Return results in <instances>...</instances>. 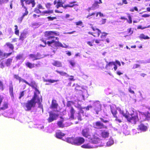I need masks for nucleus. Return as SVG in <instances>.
Instances as JSON below:
<instances>
[{
    "label": "nucleus",
    "mask_w": 150,
    "mask_h": 150,
    "mask_svg": "<svg viewBox=\"0 0 150 150\" xmlns=\"http://www.w3.org/2000/svg\"><path fill=\"white\" fill-rule=\"evenodd\" d=\"M26 84L32 88L35 89L36 92H34V95L32 98L30 100H28L25 103L24 107L26 108V111H30L31 110L32 108L35 107L36 104L37 103L38 104V107L43 110V106L41 104L42 102V98L41 96H39L38 94H40V92L37 88V86L35 82L33 81H31L30 83L27 81Z\"/></svg>",
    "instance_id": "1"
},
{
    "label": "nucleus",
    "mask_w": 150,
    "mask_h": 150,
    "mask_svg": "<svg viewBox=\"0 0 150 150\" xmlns=\"http://www.w3.org/2000/svg\"><path fill=\"white\" fill-rule=\"evenodd\" d=\"M89 128L86 127L82 130L81 134L82 135L90 140L91 142L96 144L98 143V140L99 139L98 135L96 133H91L90 132Z\"/></svg>",
    "instance_id": "2"
},
{
    "label": "nucleus",
    "mask_w": 150,
    "mask_h": 150,
    "mask_svg": "<svg viewBox=\"0 0 150 150\" xmlns=\"http://www.w3.org/2000/svg\"><path fill=\"white\" fill-rule=\"evenodd\" d=\"M25 1V4L26 5H29L30 4H31V6L32 8H33L35 6V0H21V5L22 7L25 9V12L23 13L22 16L18 18V21L19 23H21L24 17L27 16L29 13V11L28 10L27 7L25 6L24 4V2Z\"/></svg>",
    "instance_id": "3"
},
{
    "label": "nucleus",
    "mask_w": 150,
    "mask_h": 150,
    "mask_svg": "<svg viewBox=\"0 0 150 150\" xmlns=\"http://www.w3.org/2000/svg\"><path fill=\"white\" fill-rule=\"evenodd\" d=\"M42 41L45 44V45L43 46V47H45L47 44L49 46L51 47L57 49L59 47H64L63 45L59 41H56L54 39L48 41L47 42L43 40H42Z\"/></svg>",
    "instance_id": "4"
},
{
    "label": "nucleus",
    "mask_w": 150,
    "mask_h": 150,
    "mask_svg": "<svg viewBox=\"0 0 150 150\" xmlns=\"http://www.w3.org/2000/svg\"><path fill=\"white\" fill-rule=\"evenodd\" d=\"M59 33L55 31H46L45 32L44 36L46 40H50L55 38L56 40H59L58 37H54V35H59Z\"/></svg>",
    "instance_id": "5"
},
{
    "label": "nucleus",
    "mask_w": 150,
    "mask_h": 150,
    "mask_svg": "<svg viewBox=\"0 0 150 150\" xmlns=\"http://www.w3.org/2000/svg\"><path fill=\"white\" fill-rule=\"evenodd\" d=\"M127 120L128 121L132 124H136L139 120L138 113L133 112V113L129 114Z\"/></svg>",
    "instance_id": "6"
},
{
    "label": "nucleus",
    "mask_w": 150,
    "mask_h": 150,
    "mask_svg": "<svg viewBox=\"0 0 150 150\" xmlns=\"http://www.w3.org/2000/svg\"><path fill=\"white\" fill-rule=\"evenodd\" d=\"M94 110L96 114H98L99 112L101 110V105L99 101H96L93 103Z\"/></svg>",
    "instance_id": "7"
},
{
    "label": "nucleus",
    "mask_w": 150,
    "mask_h": 150,
    "mask_svg": "<svg viewBox=\"0 0 150 150\" xmlns=\"http://www.w3.org/2000/svg\"><path fill=\"white\" fill-rule=\"evenodd\" d=\"M90 25H91V28L93 30V32H88V34L92 35L94 37L95 36L99 37L101 33L100 30L98 29L95 28L92 24Z\"/></svg>",
    "instance_id": "8"
},
{
    "label": "nucleus",
    "mask_w": 150,
    "mask_h": 150,
    "mask_svg": "<svg viewBox=\"0 0 150 150\" xmlns=\"http://www.w3.org/2000/svg\"><path fill=\"white\" fill-rule=\"evenodd\" d=\"M117 68L116 64H115V62H109L105 67V69L107 70H112L114 68L115 71L117 70Z\"/></svg>",
    "instance_id": "9"
},
{
    "label": "nucleus",
    "mask_w": 150,
    "mask_h": 150,
    "mask_svg": "<svg viewBox=\"0 0 150 150\" xmlns=\"http://www.w3.org/2000/svg\"><path fill=\"white\" fill-rule=\"evenodd\" d=\"M101 35L100 36V39H96L95 40V42L97 44H100V45H101V41H103L105 40L106 37L108 33L105 32H103L101 33Z\"/></svg>",
    "instance_id": "10"
},
{
    "label": "nucleus",
    "mask_w": 150,
    "mask_h": 150,
    "mask_svg": "<svg viewBox=\"0 0 150 150\" xmlns=\"http://www.w3.org/2000/svg\"><path fill=\"white\" fill-rule=\"evenodd\" d=\"M93 127L97 129H107V127L100 121L96 122L93 124Z\"/></svg>",
    "instance_id": "11"
},
{
    "label": "nucleus",
    "mask_w": 150,
    "mask_h": 150,
    "mask_svg": "<svg viewBox=\"0 0 150 150\" xmlns=\"http://www.w3.org/2000/svg\"><path fill=\"white\" fill-rule=\"evenodd\" d=\"M49 117L47 119L48 122L50 123L52 122L54 120L56 119L58 117V115L55 113H53L51 112H49Z\"/></svg>",
    "instance_id": "12"
},
{
    "label": "nucleus",
    "mask_w": 150,
    "mask_h": 150,
    "mask_svg": "<svg viewBox=\"0 0 150 150\" xmlns=\"http://www.w3.org/2000/svg\"><path fill=\"white\" fill-rule=\"evenodd\" d=\"M76 2L75 1H71L69 2L68 4L65 5L64 7L66 8V9L67 8H73L74 7V8L76 10H78V8H77L79 5L78 4H76Z\"/></svg>",
    "instance_id": "13"
},
{
    "label": "nucleus",
    "mask_w": 150,
    "mask_h": 150,
    "mask_svg": "<svg viewBox=\"0 0 150 150\" xmlns=\"http://www.w3.org/2000/svg\"><path fill=\"white\" fill-rule=\"evenodd\" d=\"M84 139L81 137H77L75 138V144L80 145L83 144L85 142Z\"/></svg>",
    "instance_id": "14"
},
{
    "label": "nucleus",
    "mask_w": 150,
    "mask_h": 150,
    "mask_svg": "<svg viewBox=\"0 0 150 150\" xmlns=\"http://www.w3.org/2000/svg\"><path fill=\"white\" fill-rule=\"evenodd\" d=\"M26 66L29 69H31L35 67H38L40 65V64L38 63L36 64L32 63L29 62H27L25 63Z\"/></svg>",
    "instance_id": "15"
},
{
    "label": "nucleus",
    "mask_w": 150,
    "mask_h": 150,
    "mask_svg": "<svg viewBox=\"0 0 150 150\" xmlns=\"http://www.w3.org/2000/svg\"><path fill=\"white\" fill-rule=\"evenodd\" d=\"M75 112V111L73 107H71L69 110L70 113L68 114L69 118L71 120H74V115Z\"/></svg>",
    "instance_id": "16"
},
{
    "label": "nucleus",
    "mask_w": 150,
    "mask_h": 150,
    "mask_svg": "<svg viewBox=\"0 0 150 150\" xmlns=\"http://www.w3.org/2000/svg\"><path fill=\"white\" fill-rule=\"evenodd\" d=\"M102 3V0H99V1H95L94 3L93 4L91 8L93 10L99 8V4Z\"/></svg>",
    "instance_id": "17"
},
{
    "label": "nucleus",
    "mask_w": 150,
    "mask_h": 150,
    "mask_svg": "<svg viewBox=\"0 0 150 150\" xmlns=\"http://www.w3.org/2000/svg\"><path fill=\"white\" fill-rule=\"evenodd\" d=\"M60 118L62 120L58 121L57 122V125L59 128H63L65 127V124L63 123L64 120L62 117H60Z\"/></svg>",
    "instance_id": "18"
},
{
    "label": "nucleus",
    "mask_w": 150,
    "mask_h": 150,
    "mask_svg": "<svg viewBox=\"0 0 150 150\" xmlns=\"http://www.w3.org/2000/svg\"><path fill=\"white\" fill-rule=\"evenodd\" d=\"M29 57L30 58L32 59L33 61L39 59H40L39 56V54L38 53L36 54H30L29 55Z\"/></svg>",
    "instance_id": "19"
},
{
    "label": "nucleus",
    "mask_w": 150,
    "mask_h": 150,
    "mask_svg": "<svg viewBox=\"0 0 150 150\" xmlns=\"http://www.w3.org/2000/svg\"><path fill=\"white\" fill-rule=\"evenodd\" d=\"M58 105L57 103V101L53 99L52 100L50 108L52 109H57Z\"/></svg>",
    "instance_id": "20"
},
{
    "label": "nucleus",
    "mask_w": 150,
    "mask_h": 150,
    "mask_svg": "<svg viewBox=\"0 0 150 150\" xmlns=\"http://www.w3.org/2000/svg\"><path fill=\"white\" fill-rule=\"evenodd\" d=\"M53 11L52 10H45L42 11V14H41L40 15L42 16H47V15L53 13Z\"/></svg>",
    "instance_id": "21"
},
{
    "label": "nucleus",
    "mask_w": 150,
    "mask_h": 150,
    "mask_svg": "<svg viewBox=\"0 0 150 150\" xmlns=\"http://www.w3.org/2000/svg\"><path fill=\"white\" fill-rule=\"evenodd\" d=\"M127 14L128 15V17L129 18V20H128L127 19L124 17L122 16L121 17L120 19L122 20H127V22L129 24H131L132 23V17L129 13H127Z\"/></svg>",
    "instance_id": "22"
},
{
    "label": "nucleus",
    "mask_w": 150,
    "mask_h": 150,
    "mask_svg": "<svg viewBox=\"0 0 150 150\" xmlns=\"http://www.w3.org/2000/svg\"><path fill=\"white\" fill-rule=\"evenodd\" d=\"M109 132L105 130H103L101 132V136L102 138H106L109 137Z\"/></svg>",
    "instance_id": "23"
},
{
    "label": "nucleus",
    "mask_w": 150,
    "mask_h": 150,
    "mask_svg": "<svg viewBox=\"0 0 150 150\" xmlns=\"http://www.w3.org/2000/svg\"><path fill=\"white\" fill-rule=\"evenodd\" d=\"M65 134L60 131L59 130L56 133V137L59 139H61L64 136Z\"/></svg>",
    "instance_id": "24"
},
{
    "label": "nucleus",
    "mask_w": 150,
    "mask_h": 150,
    "mask_svg": "<svg viewBox=\"0 0 150 150\" xmlns=\"http://www.w3.org/2000/svg\"><path fill=\"white\" fill-rule=\"evenodd\" d=\"M96 12H93L91 13H89L86 16V18L88 19L96 18Z\"/></svg>",
    "instance_id": "25"
},
{
    "label": "nucleus",
    "mask_w": 150,
    "mask_h": 150,
    "mask_svg": "<svg viewBox=\"0 0 150 150\" xmlns=\"http://www.w3.org/2000/svg\"><path fill=\"white\" fill-rule=\"evenodd\" d=\"M27 33L23 32L21 33L19 37V40L23 41L26 38Z\"/></svg>",
    "instance_id": "26"
},
{
    "label": "nucleus",
    "mask_w": 150,
    "mask_h": 150,
    "mask_svg": "<svg viewBox=\"0 0 150 150\" xmlns=\"http://www.w3.org/2000/svg\"><path fill=\"white\" fill-rule=\"evenodd\" d=\"M66 141L68 143L75 144V138L73 137H68L66 139Z\"/></svg>",
    "instance_id": "27"
},
{
    "label": "nucleus",
    "mask_w": 150,
    "mask_h": 150,
    "mask_svg": "<svg viewBox=\"0 0 150 150\" xmlns=\"http://www.w3.org/2000/svg\"><path fill=\"white\" fill-rule=\"evenodd\" d=\"M138 127L140 130L144 131H146L147 129V127L142 124H141L139 125Z\"/></svg>",
    "instance_id": "28"
},
{
    "label": "nucleus",
    "mask_w": 150,
    "mask_h": 150,
    "mask_svg": "<svg viewBox=\"0 0 150 150\" xmlns=\"http://www.w3.org/2000/svg\"><path fill=\"white\" fill-rule=\"evenodd\" d=\"M53 66L57 67H62V64L61 62L58 61H54L52 63Z\"/></svg>",
    "instance_id": "29"
},
{
    "label": "nucleus",
    "mask_w": 150,
    "mask_h": 150,
    "mask_svg": "<svg viewBox=\"0 0 150 150\" xmlns=\"http://www.w3.org/2000/svg\"><path fill=\"white\" fill-rule=\"evenodd\" d=\"M83 111L79 112L77 113V115L76 116V117L78 120L81 121L82 120V116H83Z\"/></svg>",
    "instance_id": "30"
},
{
    "label": "nucleus",
    "mask_w": 150,
    "mask_h": 150,
    "mask_svg": "<svg viewBox=\"0 0 150 150\" xmlns=\"http://www.w3.org/2000/svg\"><path fill=\"white\" fill-rule=\"evenodd\" d=\"M12 60L13 59L12 58H9L7 59L5 63L6 66L7 67L10 66L12 63Z\"/></svg>",
    "instance_id": "31"
},
{
    "label": "nucleus",
    "mask_w": 150,
    "mask_h": 150,
    "mask_svg": "<svg viewBox=\"0 0 150 150\" xmlns=\"http://www.w3.org/2000/svg\"><path fill=\"white\" fill-rule=\"evenodd\" d=\"M4 46L7 47H8L12 51H13L14 49V47L13 45L9 42L6 43L5 45H4Z\"/></svg>",
    "instance_id": "32"
},
{
    "label": "nucleus",
    "mask_w": 150,
    "mask_h": 150,
    "mask_svg": "<svg viewBox=\"0 0 150 150\" xmlns=\"http://www.w3.org/2000/svg\"><path fill=\"white\" fill-rule=\"evenodd\" d=\"M9 92L11 97L13 98L14 96L13 93V86L12 85L10 86L9 87Z\"/></svg>",
    "instance_id": "33"
},
{
    "label": "nucleus",
    "mask_w": 150,
    "mask_h": 150,
    "mask_svg": "<svg viewBox=\"0 0 150 150\" xmlns=\"http://www.w3.org/2000/svg\"><path fill=\"white\" fill-rule=\"evenodd\" d=\"M119 111L120 113L125 118L127 119L129 115V113L127 112L126 113H125L124 112V111L123 110H121V109H120Z\"/></svg>",
    "instance_id": "34"
},
{
    "label": "nucleus",
    "mask_w": 150,
    "mask_h": 150,
    "mask_svg": "<svg viewBox=\"0 0 150 150\" xmlns=\"http://www.w3.org/2000/svg\"><path fill=\"white\" fill-rule=\"evenodd\" d=\"M64 6H65V5L63 6L62 2L58 1L57 2V4L56 5V7L57 8H58L60 7H62L66 9V8L64 7Z\"/></svg>",
    "instance_id": "35"
},
{
    "label": "nucleus",
    "mask_w": 150,
    "mask_h": 150,
    "mask_svg": "<svg viewBox=\"0 0 150 150\" xmlns=\"http://www.w3.org/2000/svg\"><path fill=\"white\" fill-rule=\"evenodd\" d=\"M8 108V104L7 103H5L3 105L2 107H0V111L1 110H4Z\"/></svg>",
    "instance_id": "36"
},
{
    "label": "nucleus",
    "mask_w": 150,
    "mask_h": 150,
    "mask_svg": "<svg viewBox=\"0 0 150 150\" xmlns=\"http://www.w3.org/2000/svg\"><path fill=\"white\" fill-rule=\"evenodd\" d=\"M81 147L85 149H91L93 148V146H91L89 143L84 144L82 145Z\"/></svg>",
    "instance_id": "37"
},
{
    "label": "nucleus",
    "mask_w": 150,
    "mask_h": 150,
    "mask_svg": "<svg viewBox=\"0 0 150 150\" xmlns=\"http://www.w3.org/2000/svg\"><path fill=\"white\" fill-rule=\"evenodd\" d=\"M56 71L61 76H65L66 75L67 77L69 76V75H68L67 73L65 72H63V71H59L58 70H56Z\"/></svg>",
    "instance_id": "38"
},
{
    "label": "nucleus",
    "mask_w": 150,
    "mask_h": 150,
    "mask_svg": "<svg viewBox=\"0 0 150 150\" xmlns=\"http://www.w3.org/2000/svg\"><path fill=\"white\" fill-rule=\"evenodd\" d=\"M127 35V36H129L131 35L133 33V30L131 28H130L127 29L126 31Z\"/></svg>",
    "instance_id": "39"
},
{
    "label": "nucleus",
    "mask_w": 150,
    "mask_h": 150,
    "mask_svg": "<svg viewBox=\"0 0 150 150\" xmlns=\"http://www.w3.org/2000/svg\"><path fill=\"white\" fill-rule=\"evenodd\" d=\"M139 38L140 39H143L144 40L146 39H150V38L147 36H146L144 34H142L140 35Z\"/></svg>",
    "instance_id": "40"
},
{
    "label": "nucleus",
    "mask_w": 150,
    "mask_h": 150,
    "mask_svg": "<svg viewBox=\"0 0 150 150\" xmlns=\"http://www.w3.org/2000/svg\"><path fill=\"white\" fill-rule=\"evenodd\" d=\"M81 86L76 84L75 88V91L76 92V93L77 92H78L79 91H81Z\"/></svg>",
    "instance_id": "41"
},
{
    "label": "nucleus",
    "mask_w": 150,
    "mask_h": 150,
    "mask_svg": "<svg viewBox=\"0 0 150 150\" xmlns=\"http://www.w3.org/2000/svg\"><path fill=\"white\" fill-rule=\"evenodd\" d=\"M14 27H15V34L17 35H19V30L18 29V26L17 25H15Z\"/></svg>",
    "instance_id": "42"
},
{
    "label": "nucleus",
    "mask_w": 150,
    "mask_h": 150,
    "mask_svg": "<svg viewBox=\"0 0 150 150\" xmlns=\"http://www.w3.org/2000/svg\"><path fill=\"white\" fill-rule=\"evenodd\" d=\"M34 12L35 13L37 14L40 13L42 14V11L40 10V9L38 8L37 7L35 8L34 10Z\"/></svg>",
    "instance_id": "43"
},
{
    "label": "nucleus",
    "mask_w": 150,
    "mask_h": 150,
    "mask_svg": "<svg viewBox=\"0 0 150 150\" xmlns=\"http://www.w3.org/2000/svg\"><path fill=\"white\" fill-rule=\"evenodd\" d=\"M114 143V141L112 139H109L107 143V146H109Z\"/></svg>",
    "instance_id": "44"
},
{
    "label": "nucleus",
    "mask_w": 150,
    "mask_h": 150,
    "mask_svg": "<svg viewBox=\"0 0 150 150\" xmlns=\"http://www.w3.org/2000/svg\"><path fill=\"white\" fill-rule=\"evenodd\" d=\"M47 18L49 21H52L57 19V18L56 16L51 17V16H49L47 17Z\"/></svg>",
    "instance_id": "45"
},
{
    "label": "nucleus",
    "mask_w": 150,
    "mask_h": 150,
    "mask_svg": "<svg viewBox=\"0 0 150 150\" xmlns=\"http://www.w3.org/2000/svg\"><path fill=\"white\" fill-rule=\"evenodd\" d=\"M111 111L114 117H116L117 116L116 114L117 113V112L116 110L115 109H112Z\"/></svg>",
    "instance_id": "46"
},
{
    "label": "nucleus",
    "mask_w": 150,
    "mask_h": 150,
    "mask_svg": "<svg viewBox=\"0 0 150 150\" xmlns=\"http://www.w3.org/2000/svg\"><path fill=\"white\" fill-rule=\"evenodd\" d=\"M12 54V52H10L8 53H4L3 57L4 58H7L10 56Z\"/></svg>",
    "instance_id": "47"
},
{
    "label": "nucleus",
    "mask_w": 150,
    "mask_h": 150,
    "mask_svg": "<svg viewBox=\"0 0 150 150\" xmlns=\"http://www.w3.org/2000/svg\"><path fill=\"white\" fill-rule=\"evenodd\" d=\"M96 39H93L91 41H88L87 42V43L88 45L90 46H92L93 45V43L95 42Z\"/></svg>",
    "instance_id": "48"
},
{
    "label": "nucleus",
    "mask_w": 150,
    "mask_h": 150,
    "mask_svg": "<svg viewBox=\"0 0 150 150\" xmlns=\"http://www.w3.org/2000/svg\"><path fill=\"white\" fill-rule=\"evenodd\" d=\"M23 54H19L16 57V59L17 60H20L23 58Z\"/></svg>",
    "instance_id": "49"
},
{
    "label": "nucleus",
    "mask_w": 150,
    "mask_h": 150,
    "mask_svg": "<svg viewBox=\"0 0 150 150\" xmlns=\"http://www.w3.org/2000/svg\"><path fill=\"white\" fill-rule=\"evenodd\" d=\"M143 114L147 118L150 117V112L149 111H147V112H144Z\"/></svg>",
    "instance_id": "50"
},
{
    "label": "nucleus",
    "mask_w": 150,
    "mask_h": 150,
    "mask_svg": "<svg viewBox=\"0 0 150 150\" xmlns=\"http://www.w3.org/2000/svg\"><path fill=\"white\" fill-rule=\"evenodd\" d=\"M25 91H23L21 92L19 94V96L18 97L19 99H21L22 97H23L24 95Z\"/></svg>",
    "instance_id": "51"
},
{
    "label": "nucleus",
    "mask_w": 150,
    "mask_h": 150,
    "mask_svg": "<svg viewBox=\"0 0 150 150\" xmlns=\"http://www.w3.org/2000/svg\"><path fill=\"white\" fill-rule=\"evenodd\" d=\"M73 102L71 101H68L67 102V107H69L70 108L71 107H73L72 106V103H73Z\"/></svg>",
    "instance_id": "52"
},
{
    "label": "nucleus",
    "mask_w": 150,
    "mask_h": 150,
    "mask_svg": "<svg viewBox=\"0 0 150 150\" xmlns=\"http://www.w3.org/2000/svg\"><path fill=\"white\" fill-rule=\"evenodd\" d=\"M130 11L132 12H134V11H138V9L136 6H134L132 8L130 9L129 10Z\"/></svg>",
    "instance_id": "53"
},
{
    "label": "nucleus",
    "mask_w": 150,
    "mask_h": 150,
    "mask_svg": "<svg viewBox=\"0 0 150 150\" xmlns=\"http://www.w3.org/2000/svg\"><path fill=\"white\" fill-rule=\"evenodd\" d=\"M52 5V4L50 3H47L45 4V6L46 8L47 9L50 8H51V6Z\"/></svg>",
    "instance_id": "54"
},
{
    "label": "nucleus",
    "mask_w": 150,
    "mask_h": 150,
    "mask_svg": "<svg viewBox=\"0 0 150 150\" xmlns=\"http://www.w3.org/2000/svg\"><path fill=\"white\" fill-rule=\"evenodd\" d=\"M4 88V86L3 82L0 80V89L1 91H3Z\"/></svg>",
    "instance_id": "55"
},
{
    "label": "nucleus",
    "mask_w": 150,
    "mask_h": 150,
    "mask_svg": "<svg viewBox=\"0 0 150 150\" xmlns=\"http://www.w3.org/2000/svg\"><path fill=\"white\" fill-rule=\"evenodd\" d=\"M106 22V19H101V20L100 21V24H103L105 23Z\"/></svg>",
    "instance_id": "56"
},
{
    "label": "nucleus",
    "mask_w": 150,
    "mask_h": 150,
    "mask_svg": "<svg viewBox=\"0 0 150 150\" xmlns=\"http://www.w3.org/2000/svg\"><path fill=\"white\" fill-rule=\"evenodd\" d=\"M75 24L77 25L81 26L83 25V22L81 21H79L75 23Z\"/></svg>",
    "instance_id": "57"
},
{
    "label": "nucleus",
    "mask_w": 150,
    "mask_h": 150,
    "mask_svg": "<svg viewBox=\"0 0 150 150\" xmlns=\"http://www.w3.org/2000/svg\"><path fill=\"white\" fill-rule=\"evenodd\" d=\"M99 15L100 16L102 17L103 16V14L102 13L100 12H96V17H97L98 15Z\"/></svg>",
    "instance_id": "58"
},
{
    "label": "nucleus",
    "mask_w": 150,
    "mask_h": 150,
    "mask_svg": "<svg viewBox=\"0 0 150 150\" xmlns=\"http://www.w3.org/2000/svg\"><path fill=\"white\" fill-rule=\"evenodd\" d=\"M100 120L102 122L105 123H108L109 122V120H105L102 117H100Z\"/></svg>",
    "instance_id": "59"
},
{
    "label": "nucleus",
    "mask_w": 150,
    "mask_h": 150,
    "mask_svg": "<svg viewBox=\"0 0 150 150\" xmlns=\"http://www.w3.org/2000/svg\"><path fill=\"white\" fill-rule=\"evenodd\" d=\"M37 8L40 9H44V8L43 7V6L42 5L40 4H38L37 6Z\"/></svg>",
    "instance_id": "60"
},
{
    "label": "nucleus",
    "mask_w": 150,
    "mask_h": 150,
    "mask_svg": "<svg viewBox=\"0 0 150 150\" xmlns=\"http://www.w3.org/2000/svg\"><path fill=\"white\" fill-rule=\"evenodd\" d=\"M5 65L4 61H2L0 63V67L1 68H3L5 67Z\"/></svg>",
    "instance_id": "61"
},
{
    "label": "nucleus",
    "mask_w": 150,
    "mask_h": 150,
    "mask_svg": "<svg viewBox=\"0 0 150 150\" xmlns=\"http://www.w3.org/2000/svg\"><path fill=\"white\" fill-rule=\"evenodd\" d=\"M8 1V0H0V4H1L5 3H7Z\"/></svg>",
    "instance_id": "62"
},
{
    "label": "nucleus",
    "mask_w": 150,
    "mask_h": 150,
    "mask_svg": "<svg viewBox=\"0 0 150 150\" xmlns=\"http://www.w3.org/2000/svg\"><path fill=\"white\" fill-rule=\"evenodd\" d=\"M59 81L58 80H52L51 79H49L48 82H49L50 83H53L55 82H57Z\"/></svg>",
    "instance_id": "63"
},
{
    "label": "nucleus",
    "mask_w": 150,
    "mask_h": 150,
    "mask_svg": "<svg viewBox=\"0 0 150 150\" xmlns=\"http://www.w3.org/2000/svg\"><path fill=\"white\" fill-rule=\"evenodd\" d=\"M19 81V82L20 83L21 81L25 83L26 84V83L27 81L26 80H25L21 78V77H20V78L18 80Z\"/></svg>",
    "instance_id": "64"
}]
</instances>
